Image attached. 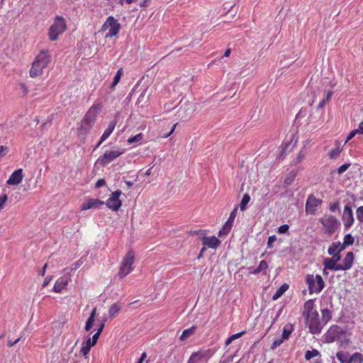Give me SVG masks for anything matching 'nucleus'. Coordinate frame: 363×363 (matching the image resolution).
<instances>
[{"instance_id": "f03ea898", "label": "nucleus", "mask_w": 363, "mask_h": 363, "mask_svg": "<svg viewBox=\"0 0 363 363\" xmlns=\"http://www.w3.org/2000/svg\"><path fill=\"white\" fill-rule=\"evenodd\" d=\"M101 104L100 103H97L93 104L89 108L81 121L79 127L77 128L79 136H82L84 138L89 133L96 123L97 113L101 111Z\"/></svg>"}, {"instance_id": "4468645a", "label": "nucleus", "mask_w": 363, "mask_h": 363, "mask_svg": "<svg viewBox=\"0 0 363 363\" xmlns=\"http://www.w3.org/2000/svg\"><path fill=\"white\" fill-rule=\"evenodd\" d=\"M322 202L321 199L315 198L312 194L308 196L306 203V211L312 215L315 214Z\"/></svg>"}, {"instance_id": "6e6552de", "label": "nucleus", "mask_w": 363, "mask_h": 363, "mask_svg": "<svg viewBox=\"0 0 363 363\" xmlns=\"http://www.w3.org/2000/svg\"><path fill=\"white\" fill-rule=\"evenodd\" d=\"M109 28L108 32L106 35V38L116 36L119 33L121 25L118 21L113 16H108L103 24L101 30H106Z\"/></svg>"}, {"instance_id": "c756f323", "label": "nucleus", "mask_w": 363, "mask_h": 363, "mask_svg": "<svg viewBox=\"0 0 363 363\" xmlns=\"http://www.w3.org/2000/svg\"><path fill=\"white\" fill-rule=\"evenodd\" d=\"M96 308H94L89 317L88 318L86 322V324H85V330L86 331H89L91 330V328H92L93 325H94V320H95V316H96Z\"/></svg>"}, {"instance_id": "79ce46f5", "label": "nucleus", "mask_w": 363, "mask_h": 363, "mask_svg": "<svg viewBox=\"0 0 363 363\" xmlns=\"http://www.w3.org/2000/svg\"><path fill=\"white\" fill-rule=\"evenodd\" d=\"M350 163H345L342 165H341L337 170V172L338 174H342L344 173L346 170L348 169V168L350 167Z\"/></svg>"}, {"instance_id": "c85d7f7f", "label": "nucleus", "mask_w": 363, "mask_h": 363, "mask_svg": "<svg viewBox=\"0 0 363 363\" xmlns=\"http://www.w3.org/2000/svg\"><path fill=\"white\" fill-rule=\"evenodd\" d=\"M336 357L340 363H350V355L347 352L340 351L337 352Z\"/></svg>"}, {"instance_id": "473e14b6", "label": "nucleus", "mask_w": 363, "mask_h": 363, "mask_svg": "<svg viewBox=\"0 0 363 363\" xmlns=\"http://www.w3.org/2000/svg\"><path fill=\"white\" fill-rule=\"evenodd\" d=\"M289 289V285L286 284H282L274 294L272 296V299L274 301L278 299L279 297H281L283 294Z\"/></svg>"}, {"instance_id": "ea45409f", "label": "nucleus", "mask_w": 363, "mask_h": 363, "mask_svg": "<svg viewBox=\"0 0 363 363\" xmlns=\"http://www.w3.org/2000/svg\"><path fill=\"white\" fill-rule=\"evenodd\" d=\"M356 214L357 220L359 222L363 223V206H361L357 208Z\"/></svg>"}, {"instance_id": "603ef678", "label": "nucleus", "mask_w": 363, "mask_h": 363, "mask_svg": "<svg viewBox=\"0 0 363 363\" xmlns=\"http://www.w3.org/2000/svg\"><path fill=\"white\" fill-rule=\"evenodd\" d=\"M19 86L23 93V95H27L28 94V89L27 86L26 85V84L21 83L19 84Z\"/></svg>"}, {"instance_id": "37998d69", "label": "nucleus", "mask_w": 363, "mask_h": 363, "mask_svg": "<svg viewBox=\"0 0 363 363\" xmlns=\"http://www.w3.org/2000/svg\"><path fill=\"white\" fill-rule=\"evenodd\" d=\"M284 341V340L281 337L280 338H277L276 340H274L272 346H271V349L272 350H275L277 347H279V345H281L283 342Z\"/></svg>"}, {"instance_id": "ddd939ff", "label": "nucleus", "mask_w": 363, "mask_h": 363, "mask_svg": "<svg viewBox=\"0 0 363 363\" xmlns=\"http://www.w3.org/2000/svg\"><path fill=\"white\" fill-rule=\"evenodd\" d=\"M123 153V151L119 150L106 151L105 153L99 157V161L101 165L105 166L113 161Z\"/></svg>"}, {"instance_id": "72a5a7b5", "label": "nucleus", "mask_w": 363, "mask_h": 363, "mask_svg": "<svg viewBox=\"0 0 363 363\" xmlns=\"http://www.w3.org/2000/svg\"><path fill=\"white\" fill-rule=\"evenodd\" d=\"M250 201V196L246 193L243 195L242 201L240 204V208L242 211H244L247 209V205Z\"/></svg>"}, {"instance_id": "f3484780", "label": "nucleus", "mask_w": 363, "mask_h": 363, "mask_svg": "<svg viewBox=\"0 0 363 363\" xmlns=\"http://www.w3.org/2000/svg\"><path fill=\"white\" fill-rule=\"evenodd\" d=\"M23 177V169H16L11 174L7 180V184L9 185H18L22 182Z\"/></svg>"}, {"instance_id": "864d4df0", "label": "nucleus", "mask_w": 363, "mask_h": 363, "mask_svg": "<svg viewBox=\"0 0 363 363\" xmlns=\"http://www.w3.org/2000/svg\"><path fill=\"white\" fill-rule=\"evenodd\" d=\"M104 326H105L104 323H102L100 325L99 328H98L97 332H96L94 335H96V336H97V337L99 338V337L100 334L101 333V332H102V331H103V330H104Z\"/></svg>"}, {"instance_id": "bb28decb", "label": "nucleus", "mask_w": 363, "mask_h": 363, "mask_svg": "<svg viewBox=\"0 0 363 363\" xmlns=\"http://www.w3.org/2000/svg\"><path fill=\"white\" fill-rule=\"evenodd\" d=\"M267 268H268L267 262L265 260H262L259 262V266L256 269H253L252 271H250V273L253 274H257L260 272H263V274L264 275H266Z\"/></svg>"}, {"instance_id": "a878e982", "label": "nucleus", "mask_w": 363, "mask_h": 363, "mask_svg": "<svg viewBox=\"0 0 363 363\" xmlns=\"http://www.w3.org/2000/svg\"><path fill=\"white\" fill-rule=\"evenodd\" d=\"M122 308V303H115L108 309V315L111 318L116 317Z\"/></svg>"}, {"instance_id": "e2e57ef3", "label": "nucleus", "mask_w": 363, "mask_h": 363, "mask_svg": "<svg viewBox=\"0 0 363 363\" xmlns=\"http://www.w3.org/2000/svg\"><path fill=\"white\" fill-rule=\"evenodd\" d=\"M326 100L325 99H322V101H320L318 105V108H322L324 106V105L326 103Z\"/></svg>"}, {"instance_id": "f704fd0d", "label": "nucleus", "mask_w": 363, "mask_h": 363, "mask_svg": "<svg viewBox=\"0 0 363 363\" xmlns=\"http://www.w3.org/2000/svg\"><path fill=\"white\" fill-rule=\"evenodd\" d=\"M363 355L359 352H354L350 356V363H362Z\"/></svg>"}, {"instance_id": "7ed1b4c3", "label": "nucleus", "mask_w": 363, "mask_h": 363, "mask_svg": "<svg viewBox=\"0 0 363 363\" xmlns=\"http://www.w3.org/2000/svg\"><path fill=\"white\" fill-rule=\"evenodd\" d=\"M50 62V55L48 50H41L35 57L29 70V76L35 78L40 76L43 69Z\"/></svg>"}, {"instance_id": "b1692460", "label": "nucleus", "mask_w": 363, "mask_h": 363, "mask_svg": "<svg viewBox=\"0 0 363 363\" xmlns=\"http://www.w3.org/2000/svg\"><path fill=\"white\" fill-rule=\"evenodd\" d=\"M323 265L325 269L332 271H341L342 269L340 264L335 263L331 258H325L323 261Z\"/></svg>"}, {"instance_id": "5fc2aeb1", "label": "nucleus", "mask_w": 363, "mask_h": 363, "mask_svg": "<svg viewBox=\"0 0 363 363\" xmlns=\"http://www.w3.org/2000/svg\"><path fill=\"white\" fill-rule=\"evenodd\" d=\"M105 184H106V182H105V180H104V179H99V180L96 182V185H95V186H96V188H100V187H101V186H104Z\"/></svg>"}, {"instance_id": "412c9836", "label": "nucleus", "mask_w": 363, "mask_h": 363, "mask_svg": "<svg viewBox=\"0 0 363 363\" xmlns=\"http://www.w3.org/2000/svg\"><path fill=\"white\" fill-rule=\"evenodd\" d=\"M354 254L352 252H348L343 259L342 264H340L342 267L341 271H345L350 269L353 264Z\"/></svg>"}, {"instance_id": "cd10ccee", "label": "nucleus", "mask_w": 363, "mask_h": 363, "mask_svg": "<svg viewBox=\"0 0 363 363\" xmlns=\"http://www.w3.org/2000/svg\"><path fill=\"white\" fill-rule=\"evenodd\" d=\"M196 329V326L193 325L191 328L184 330L182 332L181 336L179 337V340L181 341H184L185 340H186L187 338H189L195 333Z\"/></svg>"}, {"instance_id": "5701e85b", "label": "nucleus", "mask_w": 363, "mask_h": 363, "mask_svg": "<svg viewBox=\"0 0 363 363\" xmlns=\"http://www.w3.org/2000/svg\"><path fill=\"white\" fill-rule=\"evenodd\" d=\"M237 212H238V206H235L234 208V209L232 211V212L230 213L228 220H227V222L225 223V225L223 226V231L225 232V233H228L230 231V230L233 225V223L235 220V218L237 216Z\"/></svg>"}, {"instance_id": "774afa93", "label": "nucleus", "mask_w": 363, "mask_h": 363, "mask_svg": "<svg viewBox=\"0 0 363 363\" xmlns=\"http://www.w3.org/2000/svg\"><path fill=\"white\" fill-rule=\"evenodd\" d=\"M125 183L127 185L128 188H130L133 185V183L130 181H125Z\"/></svg>"}, {"instance_id": "c03bdc74", "label": "nucleus", "mask_w": 363, "mask_h": 363, "mask_svg": "<svg viewBox=\"0 0 363 363\" xmlns=\"http://www.w3.org/2000/svg\"><path fill=\"white\" fill-rule=\"evenodd\" d=\"M8 199V196L6 194L0 196V211L4 208V205Z\"/></svg>"}, {"instance_id": "69168bd1", "label": "nucleus", "mask_w": 363, "mask_h": 363, "mask_svg": "<svg viewBox=\"0 0 363 363\" xmlns=\"http://www.w3.org/2000/svg\"><path fill=\"white\" fill-rule=\"evenodd\" d=\"M231 52V50L230 48H228L224 53L225 57H229Z\"/></svg>"}, {"instance_id": "2f4dec72", "label": "nucleus", "mask_w": 363, "mask_h": 363, "mask_svg": "<svg viewBox=\"0 0 363 363\" xmlns=\"http://www.w3.org/2000/svg\"><path fill=\"white\" fill-rule=\"evenodd\" d=\"M123 74V69L121 67V68L118 69V71L116 72V74L115 75V77L113 78V82L111 83V85L110 86V88L111 89H115V87L119 83V82H120Z\"/></svg>"}, {"instance_id": "0eeeda50", "label": "nucleus", "mask_w": 363, "mask_h": 363, "mask_svg": "<svg viewBox=\"0 0 363 363\" xmlns=\"http://www.w3.org/2000/svg\"><path fill=\"white\" fill-rule=\"evenodd\" d=\"M319 221L323 225L325 233L329 235L333 234L340 225V222L333 215H324Z\"/></svg>"}, {"instance_id": "4be33fe9", "label": "nucleus", "mask_w": 363, "mask_h": 363, "mask_svg": "<svg viewBox=\"0 0 363 363\" xmlns=\"http://www.w3.org/2000/svg\"><path fill=\"white\" fill-rule=\"evenodd\" d=\"M116 124V121H113L109 123L108 127L106 128V129L104 130V133L102 134L101 139L96 147V148L99 147L101 145V144L104 140H106L110 136V135L113 133V131L115 128Z\"/></svg>"}, {"instance_id": "680f3d73", "label": "nucleus", "mask_w": 363, "mask_h": 363, "mask_svg": "<svg viewBox=\"0 0 363 363\" xmlns=\"http://www.w3.org/2000/svg\"><path fill=\"white\" fill-rule=\"evenodd\" d=\"M304 157V155L301 154V152H300L298 156H297V162L299 163L301 162L303 159Z\"/></svg>"}, {"instance_id": "6ab92c4d", "label": "nucleus", "mask_w": 363, "mask_h": 363, "mask_svg": "<svg viewBox=\"0 0 363 363\" xmlns=\"http://www.w3.org/2000/svg\"><path fill=\"white\" fill-rule=\"evenodd\" d=\"M98 339L96 335H93L92 337H89L85 342V345L81 348V353L85 358H86V355L89 353L91 348L96 344Z\"/></svg>"}, {"instance_id": "393cba45", "label": "nucleus", "mask_w": 363, "mask_h": 363, "mask_svg": "<svg viewBox=\"0 0 363 363\" xmlns=\"http://www.w3.org/2000/svg\"><path fill=\"white\" fill-rule=\"evenodd\" d=\"M344 247L342 245V243L339 241L333 242L328 249V254H334L338 253L343 251Z\"/></svg>"}, {"instance_id": "0e129e2a", "label": "nucleus", "mask_w": 363, "mask_h": 363, "mask_svg": "<svg viewBox=\"0 0 363 363\" xmlns=\"http://www.w3.org/2000/svg\"><path fill=\"white\" fill-rule=\"evenodd\" d=\"M233 342V340L231 339L230 337H229L228 339H226L225 342V345L226 346L229 345L231 342Z\"/></svg>"}, {"instance_id": "58836bf2", "label": "nucleus", "mask_w": 363, "mask_h": 363, "mask_svg": "<svg viewBox=\"0 0 363 363\" xmlns=\"http://www.w3.org/2000/svg\"><path fill=\"white\" fill-rule=\"evenodd\" d=\"M143 138V134L141 133H140L134 136L129 138V139L128 140V142L130 144L140 142V140H142Z\"/></svg>"}, {"instance_id": "7c9ffc66", "label": "nucleus", "mask_w": 363, "mask_h": 363, "mask_svg": "<svg viewBox=\"0 0 363 363\" xmlns=\"http://www.w3.org/2000/svg\"><path fill=\"white\" fill-rule=\"evenodd\" d=\"M294 330V326L291 323H288L284 325L282 331L281 338L284 340L289 339L290 335Z\"/></svg>"}, {"instance_id": "338daca9", "label": "nucleus", "mask_w": 363, "mask_h": 363, "mask_svg": "<svg viewBox=\"0 0 363 363\" xmlns=\"http://www.w3.org/2000/svg\"><path fill=\"white\" fill-rule=\"evenodd\" d=\"M82 264V261L81 260V259L79 260H78L76 263H75V267H74V269H77L78 267H80V265Z\"/></svg>"}, {"instance_id": "052dcab7", "label": "nucleus", "mask_w": 363, "mask_h": 363, "mask_svg": "<svg viewBox=\"0 0 363 363\" xmlns=\"http://www.w3.org/2000/svg\"><path fill=\"white\" fill-rule=\"evenodd\" d=\"M149 4V0H143V2L140 4V7L147 6Z\"/></svg>"}, {"instance_id": "a19ab883", "label": "nucleus", "mask_w": 363, "mask_h": 363, "mask_svg": "<svg viewBox=\"0 0 363 363\" xmlns=\"http://www.w3.org/2000/svg\"><path fill=\"white\" fill-rule=\"evenodd\" d=\"M357 133L362 134V130H360L359 128V129H355V130H353L352 131H351L350 133V134L348 135L345 143H347L349 140H350L352 138H353Z\"/></svg>"}, {"instance_id": "4d7b16f0", "label": "nucleus", "mask_w": 363, "mask_h": 363, "mask_svg": "<svg viewBox=\"0 0 363 363\" xmlns=\"http://www.w3.org/2000/svg\"><path fill=\"white\" fill-rule=\"evenodd\" d=\"M8 150V147L4 145L0 146V157H2L5 153H3L4 151H6Z\"/></svg>"}, {"instance_id": "39448f33", "label": "nucleus", "mask_w": 363, "mask_h": 363, "mask_svg": "<svg viewBox=\"0 0 363 363\" xmlns=\"http://www.w3.org/2000/svg\"><path fill=\"white\" fill-rule=\"evenodd\" d=\"M306 282L308 284L310 294H319L325 287V282L319 274H307L306 276Z\"/></svg>"}, {"instance_id": "f257e3e1", "label": "nucleus", "mask_w": 363, "mask_h": 363, "mask_svg": "<svg viewBox=\"0 0 363 363\" xmlns=\"http://www.w3.org/2000/svg\"><path fill=\"white\" fill-rule=\"evenodd\" d=\"M320 313V320L319 314L315 308L314 299H309L304 303L302 315L305 319V326L311 334H320L323 327L332 318V312L328 308L321 309Z\"/></svg>"}, {"instance_id": "a18cd8bd", "label": "nucleus", "mask_w": 363, "mask_h": 363, "mask_svg": "<svg viewBox=\"0 0 363 363\" xmlns=\"http://www.w3.org/2000/svg\"><path fill=\"white\" fill-rule=\"evenodd\" d=\"M289 226L287 224L281 225L278 228V233L279 234H284L288 232Z\"/></svg>"}, {"instance_id": "e433bc0d", "label": "nucleus", "mask_w": 363, "mask_h": 363, "mask_svg": "<svg viewBox=\"0 0 363 363\" xmlns=\"http://www.w3.org/2000/svg\"><path fill=\"white\" fill-rule=\"evenodd\" d=\"M320 354V352L316 349H313L311 350H307L305 353V359L306 360H310L311 359L315 357Z\"/></svg>"}, {"instance_id": "dca6fc26", "label": "nucleus", "mask_w": 363, "mask_h": 363, "mask_svg": "<svg viewBox=\"0 0 363 363\" xmlns=\"http://www.w3.org/2000/svg\"><path fill=\"white\" fill-rule=\"evenodd\" d=\"M71 281L70 278L67 276H63L58 278L53 286V291L57 294L62 293L67 287Z\"/></svg>"}, {"instance_id": "6e6d98bb", "label": "nucleus", "mask_w": 363, "mask_h": 363, "mask_svg": "<svg viewBox=\"0 0 363 363\" xmlns=\"http://www.w3.org/2000/svg\"><path fill=\"white\" fill-rule=\"evenodd\" d=\"M48 267V264H45L41 271L39 272V275L44 277L45 274V270Z\"/></svg>"}, {"instance_id": "4c0bfd02", "label": "nucleus", "mask_w": 363, "mask_h": 363, "mask_svg": "<svg viewBox=\"0 0 363 363\" xmlns=\"http://www.w3.org/2000/svg\"><path fill=\"white\" fill-rule=\"evenodd\" d=\"M340 152H341V150L340 149V147H337L336 148L332 149L328 152V156H329L330 159L335 160L339 157Z\"/></svg>"}, {"instance_id": "13d9d810", "label": "nucleus", "mask_w": 363, "mask_h": 363, "mask_svg": "<svg viewBox=\"0 0 363 363\" xmlns=\"http://www.w3.org/2000/svg\"><path fill=\"white\" fill-rule=\"evenodd\" d=\"M177 125V123H175V124L172 126V128L171 130L169 131V133L168 134H167L166 135H164V138H167L168 136H169L170 135H172V134L174 133V130H175V128H176Z\"/></svg>"}, {"instance_id": "09e8293b", "label": "nucleus", "mask_w": 363, "mask_h": 363, "mask_svg": "<svg viewBox=\"0 0 363 363\" xmlns=\"http://www.w3.org/2000/svg\"><path fill=\"white\" fill-rule=\"evenodd\" d=\"M330 255H332L331 259L335 262L337 263L341 259L340 252L338 253H334V254H329Z\"/></svg>"}, {"instance_id": "bf43d9fd", "label": "nucleus", "mask_w": 363, "mask_h": 363, "mask_svg": "<svg viewBox=\"0 0 363 363\" xmlns=\"http://www.w3.org/2000/svg\"><path fill=\"white\" fill-rule=\"evenodd\" d=\"M332 95H333V92L331 91H329L327 92V94L324 99L326 100V101H328L330 99V98L332 97Z\"/></svg>"}, {"instance_id": "de8ad7c7", "label": "nucleus", "mask_w": 363, "mask_h": 363, "mask_svg": "<svg viewBox=\"0 0 363 363\" xmlns=\"http://www.w3.org/2000/svg\"><path fill=\"white\" fill-rule=\"evenodd\" d=\"M340 205L338 202L330 203L329 206V209L331 212H335L339 209Z\"/></svg>"}, {"instance_id": "aec40b11", "label": "nucleus", "mask_w": 363, "mask_h": 363, "mask_svg": "<svg viewBox=\"0 0 363 363\" xmlns=\"http://www.w3.org/2000/svg\"><path fill=\"white\" fill-rule=\"evenodd\" d=\"M201 241L204 246L213 249L217 248L220 244V241L216 236H205L202 238Z\"/></svg>"}, {"instance_id": "c9c22d12", "label": "nucleus", "mask_w": 363, "mask_h": 363, "mask_svg": "<svg viewBox=\"0 0 363 363\" xmlns=\"http://www.w3.org/2000/svg\"><path fill=\"white\" fill-rule=\"evenodd\" d=\"M354 242V238L352 236L351 234H347L345 235L343 238V243L342 245L344 247V249H345L347 246L352 245Z\"/></svg>"}, {"instance_id": "1a4fd4ad", "label": "nucleus", "mask_w": 363, "mask_h": 363, "mask_svg": "<svg viewBox=\"0 0 363 363\" xmlns=\"http://www.w3.org/2000/svg\"><path fill=\"white\" fill-rule=\"evenodd\" d=\"M213 354V352L211 349H201L191 354L187 363H199L203 359L208 360Z\"/></svg>"}, {"instance_id": "49530a36", "label": "nucleus", "mask_w": 363, "mask_h": 363, "mask_svg": "<svg viewBox=\"0 0 363 363\" xmlns=\"http://www.w3.org/2000/svg\"><path fill=\"white\" fill-rule=\"evenodd\" d=\"M277 240L276 235H271L268 238L267 241V247L268 248H272L273 247V243Z\"/></svg>"}, {"instance_id": "f8f14e48", "label": "nucleus", "mask_w": 363, "mask_h": 363, "mask_svg": "<svg viewBox=\"0 0 363 363\" xmlns=\"http://www.w3.org/2000/svg\"><path fill=\"white\" fill-rule=\"evenodd\" d=\"M121 194V191L120 190L113 192L105 203L106 206L114 211H118L121 206V201L119 199Z\"/></svg>"}, {"instance_id": "20e7f679", "label": "nucleus", "mask_w": 363, "mask_h": 363, "mask_svg": "<svg viewBox=\"0 0 363 363\" xmlns=\"http://www.w3.org/2000/svg\"><path fill=\"white\" fill-rule=\"evenodd\" d=\"M67 28L66 20L60 16L54 18L53 23L48 29V36L50 41H56Z\"/></svg>"}, {"instance_id": "a211bd4d", "label": "nucleus", "mask_w": 363, "mask_h": 363, "mask_svg": "<svg viewBox=\"0 0 363 363\" xmlns=\"http://www.w3.org/2000/svg\"><path fill=\"white\" fill-rule=\"evenodd\" d=\"M104 204L103 201L98 199H89L86 200L82 205V210L86 211L91 208H96Z\"/></svg>"}, {"instance_id": "423d86ee", "label": "nucleus", "mask_w": 363, "mask_h": 363, "mask_svg": "<svg viewBox=\"0 0 363 363\" xmlns=\"http://www.w3.org/2000/svg\"><path fill=\"white\" fill-rule=\"evenodd\" d=\"M134 261L135 253L133 250H130L125 255L121 262L120 268L118 272V277L120 279H123L133 270Z\"/></svg>"}, {"instance_id": "3c124183", "label": "nucleus", "mask_w": 363, "mask_h": 363, "mask_svg": "<svg viewBox=\"0 0 363 363\" xmlns=\"http://www.w3.org/2000/svg\"><path fill=\"white\" fill-rule=\"evenodd\" d=\"M246 331L245 330H243L240 333H238L236 334H234V335H232L231 336H230L231 337V339L233 340H236V339H238L240 337H241L244 334H245Z\"/></svg>"}, {"instance_id": "8fccbe9b", "label": "nucleus", "mask_w": 363, "mask_h": 363, "mask_svg": "<svg viewBox=\"0 0 363 363\" xmlns=\"http://www.w3.org/2000/svg\"><path fill=\"white\" fill-rule=\"evenodd\" d=\"M52 279V276L46 277L45 278L44 281H43V283L42 284V287L43 288H45L50 284V282L51 281Z\"/></svg>"}, {"instance_id": "9b49d317", "label": "nucleus", "mask_w": 363, "mask_h": 363, "mask_svg": "<svg viewBox=\"0 0 363 363\" xmlns=\"http://www.w3.org/2000/svg\"><path fill=\"white\" fill-rule=\"evenodd\" d=\"M345 333L343 329L337 325H331L325 333L324 337L327 343H331L337 340L342 334Z\"/></svg>"}, {"instance_id": "9d476101", "label": "nucleus", "mask_w": 363, "mask_h": 363, "mask_svg": "<svg viewBox=\"0 0 363 363\" xmlns=\"http://www.w3.org/2000/svg\"><path fill=\"white\" fill-rule=\"evenodd\" d=\"M199 110V104L193 102H186L179 108V116L181 118L187 120L190 118L194 113Z\"/></svg>"}, {"instance_id": "2eb2a0df", "label": "nucleus", "mask_w": 363, "mask_h": 363, "mask_svg": "<svg viewBox=\"0 0 363 363\" xmlns=\"http://www.w3.org/2000/svg\"><path fill=\"white\" fill-rule=\"evenodd\" d=\"M342 220L345 228L347 229L350 228L354 223L353 212L352 208L348 205L344 207Z\"/></svg>"}]
</instances>
